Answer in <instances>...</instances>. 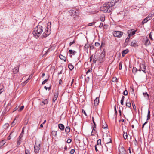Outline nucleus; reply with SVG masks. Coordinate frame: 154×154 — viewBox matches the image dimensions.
Here are the masks:
<instances>
[{
	"mask_svg": "<svg viewBox=\"0 0 154 154\" xmlns=\"http://www.w3.org/2000/svg\"><path fill=\"white\" fill-rule=\"evenodd\" d=\"M119 0H112L111 2L106 3L101 8V10L104 12H110L112 10L111 7L115 5Z\"/></svg>",
	"mask_w": 154,
	"mask_h": 154,
	"instance_id": "f257e3e1",
	"label": "nucleus"
},
{
	"mask_svg": "<svg viewBox=\"0 0 154 154\" xmlns=\"http://www.w3.org/2000/svg\"><path fill=\"white\" fill-rule=\"evenodd\" d=\"M123 34V32L120 31H115L113 32V35L118 38L121 37Z\"/></svg>",
	"mask_w": 154,
	"mask_h": 154,
	"instance_id": "f03ea898",
	"label": "nucleus"
},
{
	"mask_svg": "<svg viewBox=\"0 0 154 154\" xmlns=\"http://www.w3.org/2000/svg\"><path fill=\"white\" fill-rule=\"evenodd\" d=\"M40 143L37 144V143H35L34 146V152L35 154H38V153L39 152L40 149Z\"/></svg>",
	"mask_w": 154,
	"mask_h": 154,
	"instance_id": "7ed1b4c3",
	"label": "nucleus"
},
{
	"mask_svg": "<svg viewBox=\"0 0 154 154\" xmlns=\"http://www.w3.org/2000/svg\"><path fill=\"white\" fill-rule=\"evenodd\" d=\"M104 139L106 144H109L110 145V146H112L111 139L109 136H107L105 138H104Z\"/></svg>",
	"mask_w": 154,
	"mask_h": 154,
	"instance_id": "20e7f679",
	"label": "nucleus"
},
{
	"mask_svg": "<svg viewBox=\"0 0 154 154\" xmlns=\"http://www.w3.org/2000/svg\"><path fill=\"white\" fill-rule=\"evenodd\" d=\"M105 56V51H103L100 54L99 57V60L100 61V62H102L103 61Z\"/></svg>",
	"mask_w": 154,
	"mask_h": 154,
	"instance_id": "39448f33",
	"label": "nucleus"
},
{
	"mask_svg": "<svg viewBox=\"0 0 154 154\" xmlns=\"http://www.w3.org/2000/svg\"><path fill=\"white\" fill-rule=\"evenodd\" d=\"M140 68L139 70L140 71H142L144 73H146V66L144 64H142L140 66Z\"/></svg>",
	"mask_w": 154,
	"mask_h": 154,
	"instance_id": "423d86ee",
	"label": "nucleus"
},
{
	"mask_svg": "<svg viewBox=\"0 0 154 154\" xmlns=\"http://www.w3.org/2000/svg\"><path fill=\"white\" fill-rule=\"evenodd\" d=\"M152 16L148 15L146 18H145L142 21V24H144L147 22L148 21L150 20L152 18Z\"/></svg>",
	"mask_w": 154,
	"mask_h": 154,
	"instance_id": "0eeeda50",
	"label": "nucleus"
},
{
	"mask_svg": "<svg viewBox=\"0 0 154 154\" xmlns=\"http://www.w3.org/2000/svg\"><path fill=\"white\" fill-rule=\"evenodd\" d=\"M119 154H126V151L125 149L123 147H119Z\"/></svg>",
	"mask_w": 154,
	"mask_h": 154,
	"instance_id": "6e6552de",
	"label": "nucleus"
},
{
	"mask_svg": "<svg viewBox=\"0 0 154 154\" xmlns=\"http://www.w3.org/2000/svg\"><path fill=\"white\" fill-rule=\"evenodd\" d=\"M51 29H45L44 33L43 34V36L47 37L51 33Z\"/></svg>",
	"mask_w": 154,
	"mask_h": 154,
	"instance_id": "1a4fd4ad",
	"label": "nucleus"
},
{
	"mask_svg": "<svg viewBox=\"0 0 154 154\" xmlns=\"http://www.w3.org/2000/svg\"><path fill=\"white\" fill-rule=\"evenodd\" d=\"M131 45L132 46L134 47L138 46V45L137 44V42L135 40L131 42Z\"/></svg>",
	"mask_w": 154,
	"mask_h": 154,
	"instance_id": "9d476101",
	"label": "nucleus"
},
{
	"mask_svg": "<svg viewBox=\"0 0 154 154\" xmlns=\"http://www.w3.org/2000/svg\"><path fill=\"white\" fill-rule=\"evenodd\" d=\"M97 25V23L95 22H92V23H89L88 26H94L95 28L98 27V26H96Z\"/></svg>",
	"mask_w": 154,
	"mask_h": 154,
	"instance_id": "9b49d317",
	"label": "nucleus"
},
{
	"mask_svg": "<svg viewBox=\"0 0 154 154\" xmlns=\"http://www.w3.org/2000/svg\"><path fill=\"white\" fill-rule=\"evenodd\" d=\"M99 102V99L98 97H96L94 101V106H97Z\"/></svg>",
	"mask_w": 154,
	"mask_h": 154,
	"instance_id": "f8f14e48",
	"label": "nucleus"
},
{
	"mask_svg": "<svg viewBox=\"0 0 154 154\" xmlns=\"http://www.w3.org/2000/svg\"><path fill=\"white\" fill-rule=\"evenodd\" d=\"M58 93L57 92L55 93L54 95V98L53 99V101L54 102H55V101L57 100V98L58 97Z\"/></svg>",
	"mask_w": 154,
	"mask_h": 154,
	"instance_id": "ddd939ff",
	"label": "nucleus"
},
{
	"mask_svg": "<svg viewBox=\"0 0 154 154\" xmlns=\"http://www.w3.org/2000/svg\"><path fill=\"white\" fill-rule=\"evenodd\" d=\"M59 128L61 130H63L64 129V126L62 124H59L58 125Z\"/></svg>",
	"mask_w": 154,
	"mask_h": 154,
	"instance_id": "4468645a",
	"label": "nucleus"
},
{
	"mask_svg": "<svg viewBox=\"0 0 154 154\" xmlns=\"http://www.w3.org/2000/svg\"><path fill=\"white\" fill-rule=\"evenodd\" d=\"M150 44V41L146 37V41L145 42V45L147 46L149 45Z\"/></svg>",
	"mask_w": 154,
	"mask_h": 154,
	"instance_id": "2eb2a0df",
	"label": "nucleus"
},
{
	"mask_svg": "<svg viewBox=\"0 0 154 154\" xmlns=\"http://www.w3.org/2000/svg\"><path fill=\"white\" fill-rule=\"evenodd\" d=\"M32 33L34 37L36 38H38L39 37L40 35H38L37 33L34 30L33 32H32Z\"/></svg>",
	"mask_w": 154,
	"mask_h": 154,
	"instance_id": "dca6fc26",
	"label": "nucleus"
},
{
	"mask_svg": "<svg viewBox=\"0 0 154 154\" xmlns=\"http://www.w3.org/2000/svg\"><path fill=\"white\" fill-rule=\"evenodd\" d=\"M128 52V49H126L124 50L122 52V57H124Z\"/></svg>",
	"mask_w": 154,
	"mask_h": 154,
	"instance_id": "f3484780",
	"label": "nucleus"
},
{
	"mask_svg": "<svg viewBox=\"0 0 154 154\" xmlns=\"http://www.w3.org/2000/svg\"><path fill=\"white\" fill-rule=\"evenodd\" d=\"M69 52L70 54H72L74 55L76 53L75 51L72 50H69Z\"/></svg>",
	"mask_w": 154,
	"mask_h": 154,
	"instance_id": "a211bd4d",
	"label": "nucleus"
},
{
	"mask_svg": "<svg viewBox=\"0 0 154 154\" xmlns=\"http://www.w3.org/2000/svg\"><path fill=\"white\" fill-rule=\"evenodd\" d=\"M59 58L62 60H64V61H66V58L65 57L63 56L62 55H60L59 56Z\"/></svg>",
	"mask_w": 154,
	"mask_h": 154,
	"instance_id": "6ab92c4d",
	"label": "nucleus"
},
{
	"mask_svg": "<svg viewBox=\"0 0 154 154\" xmlns=\"http://www.w3.org/2000/svg\"><path fill=\"white\" fill-rule=\"evenodd\" d=\"M34 31H35L36 32L38 35H40L42 32V29H34Z\"/></svg>",
	"mask_w": 154,
	"mask_h": 154,
	"instance_id": "aec40b11",
	"label": "nucleus"
},
{
	"mask_svg": "<svg viewBox=\"0 0 154 154\" xmlns=\"http://www.w3.org/2000/svg\"><path fill=\"white\" fill-rule=\"evenodd\" d=\"M150 118V111L149 110H148V114L147 115V121L149 120Z\"/></svg>",
	"mask_w": 154,
	"mask_h": 154,
	"instance_id": "412c9836",
	"label": "nucleus"
},
{
	"mask_svg": "<svg viewBox=\"0 0 154 154\" xmlns=\"http://www.w3.org/2000/svg\"><path fill=\"white\" fill-rule=\"evenodd\" d=\"M92 71V69H89L86 72V74L87 75L88 74H89L90 75H92L91 74V72Z\"/></svg>",
	"mask_w": 154,
	"mask_h": 154,
	"instance_id": "4be33fe9",
	"label": "nucleus"
},
{
	"mask_svg": "<svg viewBox=\"0 0 154 154\" xmlns=\"http://www.w3.org/2000/svg\"><path fill=\"white\" fill-rule=\"evenodd\" d=\"M70 131V128L69 127L67 126L65 128V132L66 133H68Z\"/></svg>",
	"mask_w": 154,
	"mask_h": 154,
	"instance_id": "5701e85b",
	"label": "nucleus"
},
{
	"mask_svg": "<svg viewBox=\"0 0 154 154\" xmlns=\"http://www.w3.org/2000/svg\"><path fill=\"white\" fill-rule=\"evenodd\" d=\"M126 105L128 107H130L131 106V103L127 100L126 102Z\"/></svg>",
	"mask_w": 154,
	"mask_h": 154,
	"instance_id": "b1692460",
	"label": "nucleus"
},
{
	"mask_svg": "<svg viewBox=\"0 0 154 154\" xmlns=\"http://www.w3.org/2000/svg\"><path fill=\"white\" fill-rule=\"evenodd\" d=\"M51 23L50 22H49L47 23V29H50L51 28Z\"/></svg>",
	"mask_w": 154,
	"mask_h": 154,
	"instance_id": "393cba45",
	"label": "nucleus"
},
{
	"mask_svg": "<svg viewBox=\"0 0 154 154\" xmlns=\"http://www.w3.org/2000/svg\"><path fill=\"white\" fill-rule=\"evenodd\" d=\"M18 71H19V68H14L13 69V72L15 74L17 73L18 72Z\"/></svg>",
	"mask_w": 154,
	"mask_h": 154,
	"instance_id": "a878e982",
	"label": "nucleus"
},
{
	"mask_svg": "<svg viewBox=\"0 0 154 154\" xmlns=\"http://www.w3.org/2000/svg\"><path fill=\"white\" fill-rule=\"evenodd\" d=\"M137 69L135 67H133V68H132V72L134 73L135 74L136 73V72H137Z\"/></svg>",
	"mask_w": 154,
	"mask_h": 154,
	"instance_id": "bb28decb",
	"label": "nucleus"
},
{
	"mask_svg": "<svg viewBox=\"0 0 154 154\" xmlns=\"http://www.w3.org/2000/svg\"><path fill=\"white\" fill-rule=\"evenodd\" d=\"M52 134L54 136L56 137L57 134V131H52Z\"/></svg>",
	"mask_w": 154,
	"mask_h": 154,
	"instance_id": "cd10ccee",
	"label": "nucleus"
},
{
	"mask_svg": "<svg viewBox=\"0 0 154 154\" xmlns=\"http://www.w3.org/2000/svg\"><path fill=\"white\" fill-rule=\"evenodd\" d=\"M123 133H124L123 135V137L126 140L127 138L128 135H127V133H125L124 132H123Z\"/></svg>",
	"mask_w": 154,
	"mask_h": 154,
	"instance_id": "c85d7f7f",
	"label": "nucleus"
},
{
	"mask_svg": "<svg viewBox=\"0 0 154 154\" xmlns=\"http://www.w3.org/2000/svg\"><path fill=\"white\" fill-rule=\"evenodd\" d=\"M68 67L69 69L71 70H72L74 68L73 66L71 64L69 65L68 66Z\"/></svg>",
	"mask_w": 154,
	"mask_h": 154,
	"instance_id": "c756f323",
	"label": "nucleus"
},
{
	"mask_svg": "<svg viewBox=\"0 0 154 154\" xmlns=\"http://www.w3.org/2000/svg\"><path fill=\"white\" fill-rule=\"evenodd\" d=\"M143 94L144 95L145 97H146L148 99L149 98V96L147 92L143 93Z\"/></svg>",
	"mask_w": 154,
	"mask_h": 154,
	"instance_id": "7c9ffc66",
	"label": "nucleus"
},
{
	"mask_svg": "<svg viewBox=\"0 0 154 154\" xmlns=\"http://www.w3.org/2000/svg\"><path fill=\"white\" fill-rule=\"evenodd\" d=\"M107 125L106 122H104L102 125V128H103L105 129L107 128Z\"/></svg>",
	"mask_w": 154,
	"mask_h": 154,
	"instance_id": "2f4dec72",
	"label": "nucleus"
},
{
	"mask_svg": "<svg viewBox=\"0 0 154 154\" xmlns=\"http://www.w3.org/2000/svg\"><path fill=\"white\" fill-rule=\"evenodd\" d=\"M16 118L13 121L11 124V126L13 127L14 126L16 123Z\"/></svg>",
	"mask_w": 154,
	"mask_h": 154,
	"instance_id": "473e14b6",
	"label": "nucleus"
},
{
	"mask_svg": "<svg viewBox=\"0 0 154 154\" xmlns=\"http://www.w3.org/2000/svg\"><path fill=\"white\" fill-rule=\"evenodd\" d=\"M132 30L133 29H131L130 30H129V33H130V34H131V35H134L135 34V32L136 31V30L134 31H133L132 32L131 31H132Z\"/></svg>",
	"mask_w": 154,
	"mask_h": 154,
	"instance_id": "72a5a7b5",
	"label": "nucleus"
},
{
	"mask_svg": "<svg viewBox=\"0 0 154 154\" xmlns=\"http://www.w3.org/2000/svg\"><path fill=\"white\" fill-rule=\"evenodd\" d=\"M5 140H2L0 142V146H3L5 143Z\"/></svg>",
	"mask_w": 154,
	"mask_h": 154,
	"instance_id": "f704fd0d",
	"label": "nucleus"
},
{
	"mask_svg": "<svg viewBox=\"0 0 154 154\" xmlns=\"http://www.w3.org/2000/svg\"><path fill=\"white\" fill-rule=\"evenodd\" d=\"M21 140L18 139L17 141V146H19L21 143Z\"/></svg>",
	"mask_w": 154,
	"mask_h": 154,
	"instance_id": "c9c22d12",
	"label": "nucleus"
},
{
	"mask_svg": "<svg viewBox=\"0 0 154 154\" xmlns=\"http://www.w3.org/2000/svg\"><path fill=\"white\" fill-rule=\"evenodd\" d=\"M101 140L100 139H99L97 141V145H101Z\"/></svg>",
	"mask_w": 154,
	"mask_h": 154,
	"instance_id": "e433bc0d",
	"label": "nucleus"
},
{
	"mask_svg": "<svg viewBox=\"0 0 154 154\" xmlns=\"http://www.w3.org/2000/svg\"><path fill=\"white\" fill-rule=\"evenodd\" d=\"M103 26V24L102 23H100V24H98L96 26H98V27H99L100 28H101Z\"/></svg>",
	"mask_w": 154,
	"mask_h": 154,
	"instance_id": "4c0bfd02",
	"label": "nucleus"
},
{
	"mask_svg": "<svg viewBox=\"0 0 154 154\" xmlns=\"http://www.w3.org/2000/svg\"><path fill=\"white\" fill-rule=\"evenodd\" d=\"M110 144H108V145H107V144H106V145H105L106 147L107 148V149H106V151H108V148H111V147L112 146H110Z\"/></svg>",
	"mask_w": 154,
	"mask_h": 154,
	"instance_id": "58836bf2",
	"label": "nucleus"
},
{
	"mask_svg": "<svg viewBox=\"0 0 154 154\" xmlns=\"http://www.w3.org/2000/svg\"><path fill=\"white\" fill-rule=\"evenodd\" d=\"M48 100L47 99H46L42 102L44 104H46L48 103Z\"/></svg>",
	"mask_w": 154,
	"mask_h": 154,
	"instance_id": "ea45409f",
	"label": "nucleus"
},
{
	"mask_svg": "<svg viewBox=\"0 0 154 154\" xmlns=\"http://www.w3.org/2000/svg\"><path fill=\"white\" fill-rule=\"evenodd\" d=\"M119 70H121L122 69V62H120L119 64Z\"/></svg>",
	"mask_w": 154,
	"mask_h": 154,
	"instance_id": "a19ab883",
	"label": "nucleus"
},
{
	"mask_svg": "<svg viewBox=\"0 0 154 154\" xmlns=\"http://www.w3.org/2000/svg\"><path fill=\"white\" fill-rule=\"evenodd\" d=\"M152 32H150V34H149V38L152 40H153V38L152 37Z\"/></svg>",
	"mask_w": 154,
	"mask_h": 154,
	"instance_id": "79ce46f5",
	"label": "nucleus"
},
{
	"mask_svg": "<svg viewBox=\"0 0 154 154\" xmlns=\"http://www.w3.org/2000/svg\"><path fill=\"white\" fill-rule=\"evenodd\" d=\"M24 108V106H22L21 107H20V109L18 110V111H21Z\"/></svg>",
	"mask_w": 154,
	"mask_h": 154,
	"instance_id": "37998d69",
	"label": "nucleus"
},
{
	"mask_svg": "<svg viewBox=\"0 0 154 154\" xmlns=\"http://www.w3.org/2000/svg\"><path fill=\"white\" fill-rule=\"evenodd\" d=\"M128 92L126 90H125L123 92V94L125 95H128Z\"/></svg>",
	"mask_w": 154,
	"mask_h": 154,
	"instance_id": "c03bdc74",
	"label": "nucleus"
},
{
	"mask_svg": "<svg viewBox=\"0 0 154 154\" xmlns=\"http://www.w3.org/2000/svg\"><path fill=\"white\" fill-rule=\"evenodd\" d=\"M94 131L95 132V130L94 129V127L93 129V130H92V132L91 133V135L92 136H94V134L93 133L94 132Z\"/></svg>",
	"mask_w": 154,
	"mask_h": 154,
	"instance_id": "a18cd8bd",
	"label": "nucleus"
},
{
	"mask_svg": "<svg viewBox=\"0 0 154 154\" xmlns=\"http://www.w3.org/2000/svg\"><path fill=\"white\" fill-rule=\"evenodd\" d=\"M90 45L88 44H86L84 46L85 48L88 49Z\"/></svg>",
	"mask_w": 154,
	"mask_h": 154,
	"instance_id": "49530a36",
	"label": "nucleus"
},
{
	"mask_svg": "<svg viewBox=\"0 0 154 154\" xmlns=\"http://www.w3.org/2000/svg\"><path fill=\"white\" fill-rule=\"evenodd\" d=\"M100 44L98 42H96L95 43V45L96 47H99L100 46Z\"/></svg>",
	"mask_w": 154,
	"mask_h": 154,
	"instance_id": "de8ad7c7",
	"label": "nucleus"
},
{
	"mask_svg": "<svg viewBox=\"0 0 154 154\" xmlns=\"http://www.w3.org/2000/svg\"><path fill=\"white\" fill-rule=\"evenodd\" d=\"M25 154H29V151L28 149H26L25 150Z\"/></svg>",
	"mask_w": 154,
	"mask_h": 154,
	"instance_id": "09e8293b",
	"label": "nucleus"
},
{
	"mask_svg": "<svg viewBox=\"0 0 154 154\" xmlns=\"http://www.w3.org/2000/svg\"><path fill=\"white\" fill-rule=\"evenodd\" d=\"M75 140L76 142L79 143H80V140L78 139L77 138L75 139Z\"/></svg>",
	"mask_w": 154,
	"mask_h": 154,
	"instance_id": "8fccbe9b",
	"label": "nucleus"
},
{
	"mask_svg": "<svg viewBox=\"0 0 154 154\" xmlns=\"http://www.w3.org/2000/svg\"><path fill=\"white\" fill-rule=\"evenodd\" d=\"M128 37H127V38L129 39L130 38V37H131V34H130V33H129V31H128Z\"/></svg>",
	"mask_w": 154,
	"mask_h": 154,
	"instance_id": "3c124183",
	"label": "nucleus"
},
{
	"mask_svg": "<svg viewBox=\"0 0 154 154\" xmlns=\"http://www.w3.org/2000/svg\"><path fill=\"white\" fill-rule=\"evenodd\" d=\"M75 152V149H72V150L70 151V154H73Z\"/></svg>",
	"mask_w": 154,
	"mask_h": 154,
	"instance_id": "603ef678",
	"label": "nucleus"
},
{
	"mask_svg": "<svg viewBox=\"0 0 154 154\" xmlns=\"http://www.w3.org/2000/svg\"><path fill=\"white\" fill-rule=\"evenodd\" d=\"M71 141H72V140L71 139H69L67 140V143H69L71 142Z\"/></svg>",
	"mask_w": 154,
	"mask_h": 154,
	"instance_id": "864d4df0",
	"label": "nucleus"
},
{
	"mask_svg": "<svg viewBox=\"0 0 154 154\" xmlns=\"http://www.w3.org/2000/svg\"><path fill=\"white\" fill-rule=\"evenodd\" d=\"M75 42V40H74L72 42H70L69 43V46H71L72 44H73Z\"/></svg>",
	"mask_w": 154,
	"mask_h": 154,
	"instance_id": "5fc2aeb1",
	"label": "nucleus"
},
{
	"mask_svg": "<svg viewBox=\"0 0 154 154\" xmlns=\"http://www.w3.org/2000/svg\"><path fill=\"white\" fill-rule=\"evenodd\" d=\"M97 60V58L94 57L93 59V62L94 63H96V62Z\"/></svg>",
	"mask_w": 154,
	"mask_h": 154,
	"instance_id": "6e6d98bb",
	"label": "nucleus"
},
{
	"mask_svg": "<svg viewBox=\"0 0 154 154\" xmlns=\"http://www.w3.org/2000/svg\"><path fill=\"white\" fill-rule=\"evenodd\" d=\"M117 78L116 77H113V78H112V82H115V81H116V80H117Z\"/></svg>",
	"mask_w": 154,
	"mask_h": 154,
	"instance_id": "4d7b16f0",
	"label": "nucleus"
},
{
	"mask_svg": "<svg viewBox=\"0 0 154 154\" xmlns=\"http://www.w3.org/2000/svg\"><path fill=\"white\" fill-rule=\"evenodd\" d=\"M36 27L37 29H42V26L39 25H38V26H37Z\"/></svg>",
	"mask_w": 154,
	"mask_h": 154,
	"instance_id": "13d9d810",
	"label": "nucleus"
},
{
	"mask_svg": "<svg viewBox=\"0 0 154 154\" xmlns=\"http://www.w3.org/2000/svg\"><path fill=\"white\" fill-rule=\"evenodd\" d=\"M48 79H45V80L42 82V84L43 85V84H44L46 82L48 81Z\"/></svg>",
	"mask_w": 154,
	"mask_h": 154,
	"instance_id": "bf43d9fd",
	"label": "nucleus"
},
{
	"mask_svg": "<svg viewBox=\"0 0 154 154\" xmlns=\"http://www.w3.org/2000/svg\"><path fill=\"white\" fill-rule=\"evenodd\" d=\"M94 48V47L93 45H91L90 46V48L91 50L93 49Z\"/></svg>",
	"mask_w": 154,
	"mask_h": 154,
	"instance_id": "052dcab7",
	"label": "nucleus"
},
{
	"mask_svg": "<svg viewBox=\"0 0 154 154\" xmlns=\"http://www.w3.org/2000/svg\"><path fill=\"white\" fill-rule=\"evenodd\" d=\"M23 134H20V136H19L18 139H20V140H21L22 138L23 137Z\"/></svg>",
	"mask_w": 154,
	"mask_h": 154,
	"instance_id": "680f3d73",
	"label": "nucleus"
},
{
	"mask_svg": "<svg viewBox=\"0 0 154 154\" xmlns=\"http://www.w3.org/2000/svg\"><path fill=\"white\" fill-rule=\"evenodd\" d=\"M100 19L102 21H104L105 18L104 17H101L100 18Z\"/></svg>",
	"mask_w": 154,
	"mask_h": 154,
	"instance_id": "e2e57ef3",
	"label": "nucleus"
},
{
	"mask_svg": "<svg viewBox=\"0 0 154 154\" xmlns=\"http://www.w3.org/2000/svg\"><path fill=\"white\" fill-rule=\"evenodd\" d=\"M82 112L86 116H87V114L86 113V112L85 111V110H84L83 109H82Z\"/></svg>",
	"mask_w": 154,
	"mask_h": 154,
	"instance_id": "0e129e2a",
	"label": "nucleus"
},
{
	"mask_svg": "<svg viewBox=\"0 0 154 154\" xmlns=\"http://www.w3.org/2000/svg\"><path fill=\"white\" fill-rule=\"evenodd\" d=\"M132 106H133V109H135L136 106H135V104H134V103H132Z\"/></svg>",
	"mask_w": 154,
	"mask_h": 154,
	"instance_id": "69168bd1",
	"label": "nucleus"
},
{
	"mask_svg": "<svg viewBox=\"0 0 154 154\" xmlns=\"http://www.w3.org/2000/svg\"><path fill=\"white\" fill-rule=\"evenodd\" d=\"M131 92L132 93V94H133L134 93V90L133 88H132L131 89Z\"/></svg>",
	"mask_w": 154,
	"mask_h": 154,
	"instance_id": "338daca9",
	"label": "nucleus"
},
{
	"mask_svg": "<svg viewBox=\"0 0 154 154\" xmlns=\"http://www.w3.org/2000/svg\"><path fill=\"white\" fill-rule=\"evenodd\" d=\"M129 41V39L128 38H126L125 40V43H128Z\"/></svg>",
	"mask_w": 154,
	"mask_h": 154,
	"instance_id": "774afa93",
	"label": "nucleus"
}]
</instances>
